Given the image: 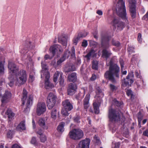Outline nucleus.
<instances>
[{
	"label": "nucleus",
	"instance_id": "obj_1",
	"mask_svg": "<svg viewBox=\"0 0 148 148\" xmlns=\"http://www.w3.org/2000/svg\"><path fill=\"white\" fill-rule=\"evenodd\" d=\"M12 75H9L8 78L10 81L9 86L12 87L14 83L16 85L19 86L24 84L27 80V74L25 70H21L14 77Z\"/></svg>",
	"mask_w": 148,
	"mask_h": 148
},
{
	"label": "nucleus",
	"instance_id": "obj_2",
	"mask_svg": "<svg viewBox=\"0 0 148 148\" xmlns=\"http://www.w3.org/2000/svg\"><path fill=\"white\" fill-rule=\"evenodd\" d=\"M119 67L116 64H113L111 60L110 62L109 70L104 74L105 77L108 79L113 83H116V79L114 76L117 78L119 77Z\"/></svg>",
	"mask_w": 148,
	"mask_h": 148
},
{
	"label": "nucleus",
	"instance_id": "obj_3",
	"mask_svg": "<svg viewBox=\"0 0 148 148\" xmlns=\"http://www.w3.org/2000/svg\"><path fill=\"white\" fill-rule=\"evenodd\" d=\"M116 10L117 15L123 19L127 21L125 2L123 0H119L116 5Z\"/></svg>",
	"mask_w": 148,
	"mask_h": 148
},
{
	"label": "nucleus",
	"instance_id": "obj_4",
	"mask_svg": "<svg viewBox=\"0 0 148 148\" xmlns=\"http://www.w3.org/2000/svg\"><path fill=\"white\" fill-rule=\"evenodd\" d=\"M119 113L120 111L116 110L112 108L109 109L108 117L110 121L116 122L120 120L121 122L124 121L125 117L123 116L121 119V116Z\"/></svg>",
	"mask_w": 148,
	"mask_h": 148
},
{
	"label": "nucleus",
	"instance_id": "obj_5",
	"mask_svg": "<svg viewBox=\"0 0 148 148\" xmlns=\"http://www.w3.org/2000/svg\"><path fill=\"white\" fill-rule=\"evenodd\" d=\"M33 96L31 94H28V92L25 88H23L22 92V104L24 105L25 103L27 108L30 106L32 103Z\"/></svg>",
	"mask_w": 148,
	"mask_h": 148
},
{
	"label": "nucleus",
	"instance_id": "obj_6",
	"mask_svg": "<svg viewBox=\"0 0 148 148\" xmlns=\"http://www.w3.org/2000/svg\"><path fill=\"white\" fill-rule=\"evenodd\" d=\"M69 134L70 138L75 140L80 139L84 136L82 130L77 129H75L72 130L69 132Z\"/></svg>",
	"mask_w": 148,
	"mask_h": 148
},
{
	"label": "nucleus",
	"instance_id": "obj_7",
	"mask_svg": "<svg viewBox=\"0 0 148 148\" xmlns=\"http://www.w3.org/2000/svg\"><path fill=\"white\" fill-rule=\"evenodd\" d=\"M57 99L56 96L52 93H50L47 97V106L49 109H51L54 106Z\"/></svg>",
	"mask_w": 148,
	"mask_h": 148
},
{
	"label": "nucleus",
	"instance_id": "obj_8",
	"mask_svg": "<svg viewBox=\"0 0 148 148\" xmlns=\"http://www.w3.org/2000/svg\"><path fill=\"white\" fill-rule=\"evenodd\" d=\"M134 77L133 73L131 72L129 73L126 79H124L122 81V86L123 87L130 86L133 83V78Z\"/></svg>",
	"mask_w": 148,
	"mask_h": 148
},
{
	"label": "nucleus",
	"instance_id": "obj_9",
	"mask_svg": "<svg viewBox=\"0 0 148 148\" xmlns=\"http://www.w3.org/2000/svg\"><path fill=\"white\" fill-rule=\"evenodd\" d=\"M42 69L41 72V78H44L46 77L47 79L50 77L49 73L48 72V66L45 61L41 62Z\"/></svg>",
	"mask_w": 148,
	"mask_h": 148
},
{
	"label": "nucleus",
	"instance_id": "obj_10",
	"mask_svg": "<svg viewBox=\"0 0 148 148\" xmlns=\"http://www.w3.org/2000/svg\"><path fill=\"white\" fill-rule=\"evenodd\" d=\"M136 1L135 0H129V10L132 17L134 18L136 17Z\"/></svg>",
	"mask_w": 148,
	"mask_h": 148
},
{
	"label": "nucleus",
	"instance_id": "obj_11",
	"mask_svg": "<svg viewBox=\"0 0 148 148\" xmlns=\"http://www.w3.org/2000/svg\"><path fill=\"white\" fill-rule=\"evenodd\" d=\"M8 67L9 75H12L14 74L16 75V73L19 72H18L19 69L18 67L12 62H9Z\"/></svg>",
	"mask_w": 148,
	"mask_h": 148
},
{
	"label": "nucleus",
	"instance_id": "obj_12",
	"mask_svg": "<svg viewBox=\"0 0 148 148\" xmlns=\"http://www.w3.org/2000/svg\"><path fill=\"white\" fill-rule=\"evenodd\" d=\"M90 142V140L89 138L82 140L79 142L76 148H89Z\"/></svg>",
	"mask_w": 148,
	"mask_h": 148
},
{
	"label": "nucleus",
	"instance_id": "obj_13",
	"mask_svg": "<svg viewBox=\"0 0 148 148\" xmlns=\"http://www.w3.org/2000/svg\"><path fill=\"white\" fill-rule=\"evenodd\" d=\"M12 95V94L10 91L7 90H5L1 99V105L9 102L11 98Z\"/></svg>",
	"mask_w": 148,
	"mask_h": 148
},
{
	"label": "nucleus",
	"instance_id": "obj_14",
	"mask_svg": "<svg viewBox=\"0 0 148 148\" xmlns=\"http://www.w3.org/2000/svg\"><path fill=\"white\" fill-rule=\"evenodd\" d=\"M49 50L52 53L53 56H54L56 53L58 51L62 52L63 51L61 46L58 44H55L51 46L49 48Z\"/></svg>",
	"mask_w": 148,
	"mask_h": 148
},
{
	"label": "nucleus",
	"instance_id": "obj_15",
	"mask_svg": "<svg viewBox=\"0 0 148 148\" xmlns=\"http://www.w3.org/2000/svg\"><path fill=\"white\" fill-rule=\"evenodd\" d=\"M110 37L106 35L102 36L101 37V44L102 46L105 48H107L109 47V41Z\"/></svg>",
	"mask_w": 148,
	"mask_h": 148
},
{
	"label": "nucleus",
	"instance_id": "obj_16",
	"mask_svg": "<svg viewBox=\"0 0 148 148\" xmlns=\"http://www.w3.org/2000/svg\"><path fill=\"white\" fill-rule=\"evenodd\" d=\"M46 110V106L44 103L40 102L38 104L37 108V113L38 115H40Z\"/></svg>",
	"mask_w": 148,
	"mask_h": 148
},
{
	"label": "nucleus",
	"instance_id": "obj_17",
	"mask_svg": "<svg viewBox=\"0 0 148 148\" xmlns=\"http://www.w3.org/2000/svg\"><path fill=\"white\" fill-rule=\"evenodd\" d=\"M113 25L117 29L121 30L124 27V24L118 18H115L113 21Z\"/></svg>",
	"mask_w": 148,
	"mask_h": 148
},
{
	"label": "nucleus",
	"instance_id": "obj_18",
	"mask_svg": "<svg viewBox=\"0 0 148 148\" xmlns=\"http://www.w3.org/2000/svg\"><path fill=\"white\" fill-rule=\"evenodd\" d=\"M77 87L74 84L70 83L69 84L67 89L68 94L72 95L75 93Z\"/></svg>",
	"mask_w": 148,
	"mask_h": 148
},
{
	"label": "nucleus",
	"instance_id": "obj_19",
	"mask_svg": "<svg viewBox=\"0 0 148 148\" xmlns=\"http://www.w3.org/2000/svg\"><path fill=\"white\" fill-rule=\"evenodd\" d=\"M64 108L67 110L71 111L73 108L72 103L68 99H66L62 102Z\"/></svg>",
	"mask_w": 148,
	"mask_h": 148
},
{
	"label": "nucleus",
	"instance_id": "obj_20",
	"mask_svg": "<svg viewBox=\"0 0 148 148\" xmlns=\"http://www.w3.org/2000/svg\"><path fill=\"white\" fill-rule=\"evenodd\" d=\"M70 52L68 51H65L63 56L57 62V64L58 65H60L61 63L65 60L66 58H68L70 55Z\"/></svg>",
	"mask_w": 148,
	"mask_h": 148
},
{
	"label": "nucleus",
	"instance_id": "obj_21",
	"mask_svg": "<svg viewBox=\"0 0 148 148\" xmlns=\"http://www.w3.org/2000/svg\"><path fill=\"white\" fill-rule=\"evenodd\" d=\"M58 42L61 43L65 48L67 45V37L62 36L58 38Z\"/></svg>",
	"mask_w": 148,
	"mask_h": 148
},
{
	"label": "nucleus",
	"instance_id": "obj_22",
	"mask_svg": "<svg viewBox=\"0 0 148 148\" xmlns=\"http://www.w3.org/2000/svg\"><path fill=\"white\" fill-rule=\"evenodd\" d=\"M5 114L8 115V119L9 121H11L14 119L15 114L10 109L7 110L5 112Z\"/></svg>",
	"mask_w": 148,
	"mask_h": 148
},
{
	"label": "nucleus",
	"instance_id": "obj_23",
	"mask_svg": "<svg viewBox=\"0 0 148 148\" xmlns=\"http://www.w3.org/2000/svg\"><path fill=\"white\" fill-rule=\"evenodd\" d=\"M90 94H87L84 100V108L87 110L89 106V100L90 99Z\"/></svg>",
	"mask_w": 148,
	"mask_h": 148
},
{
	"label": "nucleus",
	"instance_id": "obj_24",
	"mask_svg": "<svg viewBox=\"0 0 148 148\" xmlns=\"http://www.w3.org/2000/svg\"><path fill=\"white\" fill-rule=\"evenodd\" d=\"M77 80L76 74L75 73H73L71 74H69L68 77V80L70 82H75Z\"/></svg>",
	"mask_w": 148,
	"mask_h": 148
},
{
	"label": "nucleus",
	"instance_id": "obj_25",
	"mask_svg": "<svg viewBox=\"0 0 148 148\" xmlns=\"http://www.w3.org/2000/svg\"><path fill=\"white\" fill-rule=\"evenodd\" d=\"M96 97H97L98 101L101 100L102 98L103 97V93L102 92L101 89L99 88L97 89Z\"/></svg>",
	"mask_w": 148,
	"mask_h": 148
},
{
	"label": "nucleus",
	"instance_id": "obj_26",
	"mask_svg": "<svg viewBox=\"0 0 148 148\" xmlns=\"http://www.w3.org/2000/svg\"><path fill=\"white\" fill-rule=\"evenodd\" d=\"M25 123V121H23L21 122L16 127V130L18 131L25 130L26 128Z\"/></svg>",
	"mask_w": 148,
	"mask_h": 148
},
{
	"label": "nucleus",
	"instance_id": "obj_27",
	"mask_svg": "<svg viewBox=\"0 0 148 148\" xmlns=\"http://www.w3.org/2000/svg\"><path fill=\"white\" fill-rule=\"evenodd\" d=\"M38 124L40 126L42 127L44 129H47L48 128L45 125V120L42 118L39 119Z\"/></svg>",
	"mask_w": 148,
	"mask_h": 148
},
{
	"label": "nucleus",
	"instance_id": "obj_28",
	"mask_svg": "<svg viewBox=\"0 0 148 148\" xmlns=\"http://www.w3.org/2000/svg\"><path fill=\"white\" fill-rule=\"evenodd\" d=\"M102 53V56L105 57L106 59L108 58L112 54L110 51L105 49H103Z\"/></svg>",
	"mask_w": 148,
	"mask_h": 148
},
{
	"label": "nucleus",
	"instance_id": "obj_29",
	"mask_svg": "<svg viewBox=\"0 0 148 148\" xmlns=\"http://www.w3.org/2000/svg\"><path fill=\"white\" fill-rule=\"evenodd\" d=\"M76 68L75 66L72 65L69 66L68 67H66L64 69V71L65 72L68 73L71 71H75Z\"/></svg>",
	"mask_w": 148,
	"mask_h": 148
},
{
	"label": "nucleus",
	"instance_id": "obj_30",
	"mask_svg": "<svg viewBox=\"0 0 148 148\" xmlns=\"http://www.w3.org/2000/svg\"><path fill=\"white\" fill-rule=\"evenodd\" d=\"M93 106L95 113L98 114L99 112L98 103L96 101L94 102L93 103Z\"/></svg>",
	"mask_w": 148,
	"mask_h": 148
},
{
	"label": "nucleus",
	"instance_id": "obj_31",
	"mask_svg": "<svg viewBox=\"0 0 148 148\" xmlns=\"http://www.w3.org/2000/svg\"><path fill=\"white\" fill-rule=\"evenodd\" d=\"M63 74L62 72L56 71L55 73L54 76L53 80L55 82H56L58 81V77L60 75L61 77V74Z\"/></svg>",
	"mask_w": 148,
	"mask_h": 148
},
{
	"label": "nucleus",
	"instance_id": "obj_32",
	"mask_svg": "<svg viewBox=\"0 0 148 148\" xmlns=\"http://www.w3.org/2000/svg\"><path fill=\"white\" fill-rule=\"evenodd\" d=\"M58 112L57 110L55 108H53L51 111V117L53 119L55 120L56 118Z\"/></svg>",
	"mask_w": 148,
	"mask_h": 148
},
{
	"label": "nucleus",
	"instance_id": "obj_33",
	"mask_svg": "<svg viewBox=\"0 0 148 148\" xmlns=\"http://www.w3.org/2000/svg\"><path fill=\"white\" fill-rule=\"evenodd\" d=\"M45 85L46 87V88L47 89L48 88V87H52L53 86V85L52 84L50 83L49 82V77L48 79H47L46 77H45Z\"/></svg>",
	"mask_w": 148,
	"mask_h": 148
},
{
	"label": "nucleus",
	"instance_id": "obj_34",
	"mask_svg": "<svg viewBox=\"0 0 148 148\" xmlns=\"http://www.w3.org/2000/svg\"><path fill=\"white\" fill-rule=\"evenodd\" d=\"M98 62L96 60H94L92 62V69L97 70L98 69Z\"/></svg>",
	"mask_w": 148,
	"mask_h": 148
},
{
	"label": "nucleus",
	"instance_id": "obj_35",
	"mask_svg": "<svg viewBox=\"0 0 148 148\" xmlns=\"http://www.w3.org/2000/svg\"><path fill=\"white\" fill-rule=\"evenodd\" d=\"M94 52L93 50H91L85 56V58H86L87 60H89L90 59V58L92 56H93L94 55Z\"/></svg>",
	"mask_w": 148,
	"mask_h": 148
},
{
	"label": "nucleus",
	"instance_id": "obj_36",
	"mask_svg": "<svg viewBox=\"0 0 148 148\" xmlns=\"http://www.w3.org/2000/svg\"><path fill=\"white\" fill-rule=\"evenodd\" d=\"M68 51L70 52V55L71 56V57L73 58H75V49L74 47H73L71 48V51H69L68 50H67L66 51Z\"/></svg>",
	"mask_w": 148,
	"mask_h": 148
},
{
	"label": "nucleus",
	"instance_id": "obj_37",
	"mask_svg": "<svg viewBox=\"0 0 148 148\" xmlns=\"http://www.w3.org/2000/svg\"><path fill=\"white\" fill-rule=\"evenodd\" d=\"M64 123L63 122H62L60 123L57 128V130L58 131L62 132L64 131Z\"/></svg>",
	"mask_w": 148,
	"mask_h": 148
},
{
	"label": "nucleus",
	"instance_id": "obj_38",
	"mask_svg": "<svg viewBox=\"0 0 148 148\" xmlns=\"http://www.w3.org/2000/svg\"><path fill=\"white\" fill-rule=\"evenodd\" d=\"M70 110H67L63 108L61 111L62 114L64 116H67L69 115V111Z\"/></svg>",
	"mask_w": 148,
	"mask_h": 148
},
{
	"label": "nucleus",
	"instance_id": "obj_39",
	"mask_svg": "<svg viewBox=\"0 0 148 148\" xmlns=\"http://www.w3.org/2000/svg\"><path fill=\"white\" fill-rule=\"evenodd\" d=\"M4 61L3 62H0V74L3 73H4Z\"/></svg>",
	"mask_w": 148,
	"mask_h": 148
},
{
	"label": "nucleus",
	"instance_id": "obj_40",
	"mask_svg": "<svg viewBox=\"0 0 148 148\" xmlns=\"http://www.w3.org/2000/svg\"><path fill=\"white\" fill-rule=\"evenodd\" d=\"M63 74H61V77L59 79V82L60 85L62 86H64V77H62Z\"/></svg>",
	"mask_w": 148,
	"mask_h": 148
},
{
	"label": "nucleus",
	"instance_id": "obj_41",
	"mask_svg": "<svg viewBox=\"0 0 148 148\" xmlns=\"http://www.w3.org/2000/svg\"><path fill=\"white\" fill-rule=\"evenodd\" d=\"M110 90L112 92L115 91L116 90L117 87L114 85L110 84L109 85Z\"/></svg>",
	"mask_w": 148,
	"mask_h": 148
},
{
	"label": "nucleus",
	"instance_id": "obj_42",
	"mask_svg": "<svg viewBox=\"0 0 148 148\" xmlns=\"http://www.w3.org/2000/svg\"><path fill=\"white\" fill-rule=\"evenodd\" d=\"M90 45L91 46H93L94 47H96L98 45V43L93 40H89Z\"/></svg>",
	"mask_w": 148,
	"mask_h": 148
},
{
	"label": "nucleus",
	"instance_id": "obj_43",
	"mask_svg": "<svg viewBox=\"0 0 148 148\" xmlns=\"http://www.w3.org/2000/svg\"><path fill=\"white\" fill-rule=\"evenodd\" d=\"M80 38V36H79L78 35L77 36L74 37L73 40L74 44L75 45H76L78 40Z\"/></svg>",
	"mask_w": 148,
	"mask_h": 148
},
{
	"label": "nucleus",
	"instance_id": "obj_44",
	"mask_svg": "<svg viewBox=\"0 0 148 148\" xmlns=\"http://www.w3.org/2000/svg\"><path fill=\"white\" fill-rule=\"evenodd\" d=\"M113 103L114 105H115L118 107L120 106L123 104L122 102H119L115 99L113 100Z\"/></svg>",
	"mask_w": 148,
	"mask_h": 148
},
{
	"label": "nucleus",
	"instance_id": "obj_45",
	"mask_svg": "<svg viewBox=\"0 0 148 148\" xmlns=\"http://www.w3.org/2000/svg\"><path fill=\"white\" fill-rule=\"evenodd\" d=\"M40 141L42 143L45 142L47 140V138L44 135H42L40 137Z\"/></svg>",
	"mask_w": 148,
	"mask_h": 148
},
{
	"label": "nucleus",
	"instance_id": "obj_46",
	"mask_svg": "<svg viewBox=\"0 0 148 148\" xmlns=\"http://www.w3.org/2000/svg\"><path fill=\"white\" fill-rule=\"evenodd\" d=\"M13 134V131L12 130H9L7 133V137L9 138H12Z\"/></svg>",
	"mask_w": 148,
	"mask_h": 148
},
{
	"label": "nucleus",
	"instance_id": "obj_47",
	"mask_svg": "<svg viewBox=\"0 0 148 148\" xmlns=\"http://www.w3.org/2000/svg\"><path fill=\"white\" fill-rule=\"evenodd\" d=\"M127 50L130 53L134 52V48L132 46L129 45L127 47Z\"/></svg>",
	"mask_w": 148,
	"mask_h": 148
},
{
	"label": "nucleus",
	"instance_id": "obj_48",
	"mask_svg": "<svg viewBox=\"0 0 148 148\" xmlns=\"http://www.w3.org/2000/svg\"><path fill=\"white\" fill-rule=\"evenodd\" d=\"M112 43L113 45L115 46L118 47L120 45V43L118 41H116L114 40H112Z\"/></svg>",
	"mask_w": 148,
	"mask_h": 148
},
{
	"label": "nucleus",
	"instance_id": "obj_49",
	"mask_svg": "<svg viewBox=\"0 0 148 148\" xmlns=\"http://www.w3.org/2000/svg\"><path fill=\"white\" fill-rule=\"evenodd\" d=\"M88 33L87 32H84V33H80L78 34V35L80 36V38H83L86 37Z\"/></svg>",
	"mask_w": 148,
	"mask_h": 148
},
{
	"label": "nucleus",
	"instance_id": "obj_50",
	"mask_svg": "<svg viewBox=\"0 0 148 148\" xmlns=\"http://www.w3.org/2000/svg\"><path fill=\"white\" fill-rule=\"evenodd\" d=\"M119 62L121 66V70L122 71L124 67V62L122 59H120Z\"/></svg>",
	"mask_w": 148,
	"mask_h": 148
},
{
	"label": "nucleus",
	"instance_id": "obj_51",
	"mask_svg": "<svg viewBox=\"0 0 148 148\" xmlns=\"http://www.w3.org/2000/svg\"><path fill=\"white\" fill-rule=\"evenodd\" d=\"M28 51L27 49H23L21 50V53L24 55L27 53Z\"/></svg>",
	"mask_w": 148,
	"mask_h": 148
},
{
	"label": "nucleus",
	"instance_id": "obj_52",
	"mask_svg": "<svg viewBox=\"0 0 148 148\" xmlns=\"http://www.w3.org/2000/svg\"><path fill=\"white\" fill-rule=\"evenodd\" d=\"M36 142V138L35 137H33L32 138L31 142V143L32 144H35Z\"/></svg>",
	"mask_w": 148,
	"mask_h": 148
},
{
	"label": "nucleus",
	"instance_id": "obj_53",
	"mask_svg": "<svg viewBox=\"0 0 148 148\" xmlns=\"http://www.w3.org/2000/svg\"><path fill=\"white\" fill-rule=\"evenodd\" d=\"M138 40L140 42H141L142 41L141 34L140 33H138Z\"/></svg>",
	"mask_w": 148,
	"mask_h": 148
},
{
	"label": "nucleus",
	"instance_id": "obj_54",
	"mask_svg": "<svg viewBox=\"0 0 148 148\" xmlns=\"http://www.w3.org/2000/svg\"><path fill=\"white\" fill-rule=\"evenodd\" d=\"M97 31H95L93 34L94 38L96 39H97L98 38V36L97 35Z\"/></svg>",
	"mask_w": 148,
	"mask_h": 148
},
{
	"label": "nucleus",
	"instance_id": "obj_55",
	"mask_svg": "<svg viewBox=\"0 0 148 148\" xmlns=\"http://www.w3.org/2000/svg\"><path fill=\"white\" fill-rule=\"evenodd\" d=\"M87 45V42L86 40H84L82 42V46L84 47H85Z\"/></svg>",
	"mask_w": 148,
	"mask_h": 148
},
{
	"label": "nucleus",
	"instance_id": "obj_56",
	"mask_svg": "<svg viewBox=\"0 0 148 148\" xmlns=\"http://www.w3.org/2000/svg\"><path fill=\"white\" fill-rule=\"evenodd\" d=\"M127 95L129 96L130 95H132V91L130 90H127L126 92Z\"/></svg>",
	"mask_w": 148,
	"mask_h": 148
},
{
	"label": "nucleus",
	"instance_id": "obj_57",
	"mask_svg": "<svg viewBox=\"0 0 148 148\" xmlns=\"http://www.w3.org/2000/svg\"><path fill=\"white\" fill-rule=\"evenodd\" d=\"M43 131L40 129H39L38 130L37 132V133L40 136H41L42 135H43Z\"/></svg>",
	"mask_w": 148,
	"mask_h": 148
},
{
	"label": "nucleus",
	"instance_id": "obj_58",
	"mask_svg": "<svg viewBox=\"0 0 148 148\" xmlns=\"http://www.w3.org/2000/svg\"><path fill=\"white\" fill-rule=\"evenodd\" d=\"M12 148H21L20 146L16 144L12 145Z\"/></svg>",
	"mask_w": 148,
	"mask_h": 148
},
{
	"label": "nucleus",
	"instance_id": "obj_59",
	"mask_svg": "<svg viewBox=\"0 0 148 148\" xmlns=\"http://www.w3.org/2000/svg\"><path fill=\"white\" fill-rule=\"evenodd\" d=\"M143 135L148 137V130H146L144 131L143 134Z\"/></svg>",
	"mask_w": 148,
	"mask_h": 148
},
{
	"label": "nucleus",
	"instance_id": "obj_60",
	"mask_svg": "<svg viewBox=\"0 0 148 148\" xmlns=\"http://www.w3.org/2000/svg\"><path fill=\"white\" fill-rule=\"evenodd\" d=\"M97 13L99 15H102L103 14L102 11L100 10H98L97 12Z\"/></svg>",
	"mask_w": 148,
	"mask_h": 148
},
{
	"label": "nucleus",
	"instance_id": "obj_61",
	"mask_svg": "<svg viewBox=\"0 0 148 148\" xmlns=\"http://www.w3.org/2000/svg\"><path fill=\"white\" fill-rule=\"evenodd\" d=\"M97 78V76L95 75H93L92 77L91 78V79L92 80H95Z\"/></svg>",
	"mask_w": 148,
	"mask_h": 148
},
{
	"label": "nucleus",
	"instance_id": "obj_62",
	"mask_svg": "<svg viewBox=\"0 0 148 148\" xmlns=\"http://www.w3.org/2000/svg\"><path fill=\"white\" fill-rule=\"evenodd\" d=\"M74 120L75 121L78 122L79 120V117L77 116L76 117H74Z\"/></svg>",
	"mask_w": 148,
	"mask_h": 148
},
{
	"label": "nucleus",
	"instance_id": "obj_63",
	"mask_svg": "<svg viewBox=\"0 0 148 148\" xmlns=\"http://www.w3.org/2000/svg\"><path fill=\"white\" fill-rule=\"evenodd\" d=\"M4 90L1 88H0V97L1 96Z\"/></svg>",
	"mask_w": 148,
	"mask_h": 148
},
{
	"label": "nucleus",
	"instance_id": "obj_64",
	"mask_svg": "<svg viewBox=\"0 0 148 148\" xmlns=\"http://www.w3.org/2000/svg\"><path fill=\"white\" fill-rule=\"evenodd\" d=\"M141 113L140 112H139L138 113V118L139 119H142V117L141 116Z\"/></svg>",
	"mask_w": 148,
	"mask_h": 148
}]
</instances>
